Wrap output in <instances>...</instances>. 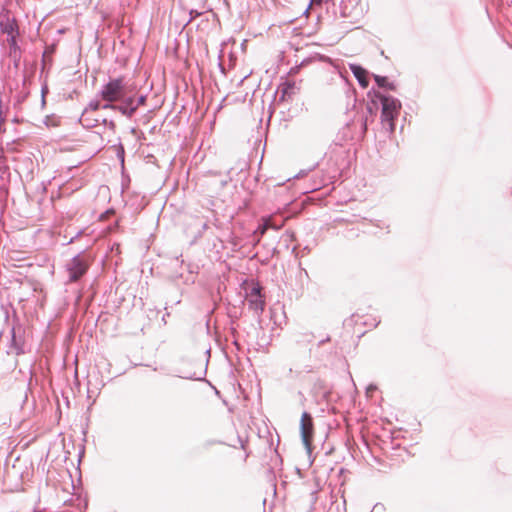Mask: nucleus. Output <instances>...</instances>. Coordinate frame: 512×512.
<instances>
[{
  "mask_svg": "<svg viewBox=\"0 0 512 512\" xmlns=\"http://www.w3.org/2000/svg\"><path fill=\"white\" fill-rule=\"evenodd\" d=\"M317 386H319V388H324L323 387V381L322 380H317V382L314 385V388H316Z\"/></svg>",
  "mask_w": 512,
  "mask_h": 512,
  "instance_id": "30",
  "label": "nucleus"
},
{
  "mask_svg": "<svg viewBox=\"0 0 512 512\" xmlns=\"http://www.w3.org/2000/svg\"><path fill=\"white\" fill-rule=\"evenodd\" d=\"M105 103L101 106V109H111L117 111V102L118 100H104Z\"/></svg>",
  "mask_w": 512,
  "mask_h": 512,
  "instance_id": "19",
  "label": "nucleus"
},
{
  "mask_svg": "<svg viewBox=\"0 0 512 512\" xmlns=\"http://www.w3.org/2000/svg\"><path fill=\"white\" fill-rule=\"evenodd\" d=\"M315 336L312 332H301L296 335L295 341L299 345L310 344L314 340Z\"/></svg>",
  "mask_w": 512,
  "mask_h": 512,
  "instance_id": "15",
  "label": "nucleus"
},
{
  "mask_svg": "<svg viewBox=\"0 0 512 512\" xmlns=\"http://www.w3.org/2000/svg\"><path fill=\"white\" fill-rule=\"evenodd\" d=\"M375 389H376V387H375V386H373V385H370V386L368 387V391H369V390H375Z\"/></svg>",
  "mask_w": 512,
  "mask_h": 512,
  "instance_id": "35",
  "label": "nucleus"
},
{
  "mask_svg": "<svg viewBox=\"0 0 512 512\" xmlns=\"http://www.w3.org/2000/svg\"><path fill=\"white\" fill-rule=\"evenodd\" d=\"M146 99V95H140L137 99L134 98L135 112L137 111L139 106L144 105L146 103Z\"/></svg>",
  "mask_w": 512,
  "mask_h": 512,
  "instance_id": "21",
  "label": "nucleus"
},
{
  "mask_svg": "<svg viewBox=\"0 0 512 512\" xmlns=\"http://www.w3.org/2000/svg\"><path fill=\"white\" fill-rule=\"evenodd\" d=\"M101 106H102V104L100 103L99 100H93L89 103L87 109L89 112H94V111L101 109Z\"/></svg>",
  "mask_w": 512,
  "mask_h": 512,
  "instance_id": "20",
  "label": "nucleus"
},
{
  "mask_svg": "<svg viewBox=\"0 0 512 512\" xmlns=\"http://www.w3.org/2000/svg\"><path fill=\"white\" fill-rule=\"evenodd\" d=\"M79 121L85 128H94L98 125L99 122L97 118H93L90 116V112L88 111V109L84 110Z\"/></svg>",
  "mask_w": 512,
  "mask_h": 512,
  "instance_id": "13",
  "label": "nucleus"
},
{
  "mask_svg": "<svg viewBox=\"0 0 512 512\" xmlns=\"http://www.w3.org/2000/svg\"><path fill=\"white\" fill-rule=\"evenodd\" d=\"M271 225V218H265L263 220V223L260 224L257 229L254 231L255 237H257V242L260 241L261 237L266 233V231L269 229V226Z\"/></svg>",
  "mask_w": 512,
  "mask_h": 512,
  "instance_id": "16",
  "label": "nucleus"
},
{
  "mask_svg": "<svg viewBox=\"0 0 512 512\" xmlns=\"http://www.w3.org/2000/svg\"><path fill=\"white\" fill-rule=\"evenodd\" d=\"M330 340H331V339H330V337H329V336H327V337H326V338H324V339H321V340L317 343V345H316V349H319V348H320L322 345H324L325 343L330 342Z\"/></svg>",
  "mask_w": 512,
  "mask_h": 512,
  "instance_id": "27",
  "label": "nucleus"
},
{
  "mask_svg": "<svg viewBox=\"0 0 512 512\" xmlns=\"http://www.w3.org/2000/svg\"><path fill=\"white\" fill-rule=\"evenodd\" d=\"M231 333L234 336L236 334V329L235 328H231Z\"/></svg>",
  "mask_w": 512,
  "mask_h": 512,
  "instance_id": "36",
  "label": "nucleus"
},
{
  "mask_svg": "<svg viewBox=\"0 0 512 512\" xmlns=\"http://www.w3.org/2000/svg\"><path fill=\"white\" fill-rule=\"evenodd\" d=\"M378 509H384V505L381 503L375 504L373 507V510H378Z\"/></svg>",
  "mask_w": 512,
  "mask_h": 512,
  "instance_id": "29",
  "label": "nucleus"
},
{
  "mask_svg": "<svg viewBox=\"0 0 512 512\" xmlns=\"http://www.w3.org/2000/svg\"><path fill=\"white\" fill-rule=\"evenodd\" d=\"M48 92V88L46 85L42 86L41 94H42V104H45V94Z\"/></svg>",
  "mask_w": 512,
  "mask_h": 512,
  "instance_id": "28",
  "label": "nucleus"
},
{
  "mask_svg": "<svg viewBox=\"0 0 512 512\" xmlns=\"http://www.w3.org/2000/svg\"><path fill=\"white\" fill-rule=\"evenodd\" d=\"M125 85L121 77L110 79L99 92L102 100H120L125 96Z\"/></svg>",
  "mask_w": 512,
  "mask_h": 512,
  "instance_id": "3",
  "label": "nucleus"
},
{
  "mask_svg": "<svg viewBox=\"0 0 512 512\" xmlns=\"http://www.w3.org/2000/svg\"><path fill=\"white\" fill-rule=\"evenodd\" d=\"M373 225L376 226L377 228H380V229H387V233L390 232L389 231V224H387L384 221L376 220L375 222H373Z\"/></svg>",
  "mask_w": 512,
  "mask_h": 512,
  "instance_id": "22",
  "label": "nucleus"
},
{
  "mask_svg": "<svg viewBox=\"0 0 512 512\" xmlns=\"http://www.w3.org/2000/svg\"><path fill=\"white\" fill-rule=\"evenodd\" d=\"M249 309L253 310L257 316L264 311L265 308V297H254L247 299Z\"/></svg>",
  "mask_w": 512,
  "mask_h": 512,
  "instance_id": "11",
  "label": "nucleus"
},
{
  "mask_svg": "<svg viewBox=\"0 0 512 512\" xmlns=\"http://www.w3.org/2000/svg\"><path fill=\"white\" fill-rule=\"evenodd\" d=\"M102 123L106 126H108L109 129L115 130V123L112 120H107L106 118L102 119Z\"/></svg>",
  "mask_w": 512,
  "mask_h": 512,
  "instance_id": "25",
  "label": "nucleus"
},
{
  "mask_svg": "<svg viewBox=\"0 0 512 512\" xmlns=\"http://www.w3.org/2000/svg\"><path fill=\"white\" fill-rule=\"evenodd\" d=\"M119 101L121 103L117 104V111L127 118H131L135 114L134 96L125 94Z\"/></svg>",
  "mask_w": 512,
  "mask_h": 512,
  "instance_id": "6",
  "label": "nucleus"
},
{
  "mask_svg": "<svg viewBox=\"0 0 512 512\" xmlns=\"http://www.w3.org/2000/svg\"><path fill=\"white\" fill-rule=\"evenodd\" d=\"M189 14H190V19H189V22H190V21H192L193 19H195V18H197V17L201 16V15H202V12H200V11H198V10H194V9H192V10H190Z\"/></svg>",
  "mask_w": 512,
  "mask_h": 512,
  "instance_id": "26",
  "label": "nucleus"
},
{
  "mask_svg": "<svg viewBox=\"0 0 512 512\" xmlns=\"http://www.w3.org/2000/svg\"><path fill=\"white\" fill-rule=\"evenodd\" d=\"M18 36L19 35L7 36L8 37L7 42L9 45V56L12 58H16V54L20 53V46L18 45V42H17Z\"/></svg>",
  "mask_w": 512,
  "mask_h": 512,
  "instance_id": "14",
  "label": "nucleus"
},
{
  "mask_svg": "<svg viewBox=\"0 0 512 512\" xmlns=\"http://www.w3.org/2000/svg\"><path fill=\"white\" fill-rule=\"evenodd\" d=\"M284 221L281 220L279 223H277L275 220L271 218V225L269 226V229L279 230L283 227Z\"/></svg>",
  "mask_w": 512,
  "mask_h": 512,
  "instance_id": "23",
  "label": "nucleus"
},
{
  "mask_svg": "<svg viewBox=\"0 0 512 512\" xmlns=\"http://www.w3.org/2000/svg\"><path fill=\"white\" fill-rule=\"evenodd\" d=\"M14 59V64L15 66L17 67L18 66V62H19V59H20V53H17L16 54V58H13Z\"/></svg>",
  "mask_w": 512,
  "mask_h": 512,
  "instance_id": "31",
  "label": "nucleus"
},
{
  "mask_svg": "<svg viewBox=\"0 0 512 512\" xmlns=\"http://www.w3.org/2000/svg\"><path fill=\"white\" fill-rule=\"evenodd\" d=\"M69 272V282L79 281L88 271L89 262L85 255H75L66 265Z\"/></svg>",
  "mask_w": 512,
  "mask_h": 512,
  "instance_id": "2",
  "label": "nucleus"
},
{
  "mask_svg": "<svg viewBox=\"0 0 512 512\" xmlns=\"http://www.w3.org/2000/svg\"><path fill=\"white\" fill-rule=\"evenodd\" d=\"M378 102L379 100H377V98H375L374 96L371 98V104H368L367 106V110L371 115L376 114V111L378 109Z\"/></svg>",
  "mask_w": 512,
  "mask_h": 512,
  "instance_id": "18",
  "label": "nucleus"
},
{
  "mask_svg": "<svg viewBox=\"0 0 512 512\" xmlns=\"http://www.w3.org/2000/svg\"><path fill=\"white\" fill-rule=\"evenodd\" d=\"M183 378H186V379H193L192 376H184Z\"/></svg>",
  "mask_w": 512,
  "mask_h": 512,
  "instance_id": "40",
  "label": "nucleus"
},
{
  "mask_svg": "<svg viewBox=\"0 0 512 512\" xmlns=\"http://www.w3.org/2000/svg\"><path fill=\"white\" fill-rule=\"evenodd\" d=\"M309 352H310V354H313V353H314V349H313V348H310V349H309Z\"/></svg>",
  "mask_w": 512,
  "mask_h": 512,
  "instance_id": "39",
  "label": "nucleus"
},
{
  "mask_svg": "<svg viewBox=\"0 0 512 512\" xmlns=\"http://www.w3.org/2000/svg\"><path fill=\"white\" fill-rule=\"evenodd\" d=\"M233 343H234L237 347H239L237 340H234V341H233Z\"/></svg>",
  "mask_w": 512,
  "mask_h": 512,
  "instance_id": "41",
  "label": "nucleus"
},
{
  "mask_svg": "<svg viewBox=\"0 0 512 512\" xmlns=\"http://www.w3.org/2000/svg\"><path fill=\"white\" fill-rule=\"evenodd\" d=\"M379 323H380V320L376 321V322L373 324V326H374V327H377Z\"/></svg>",
  "mask_w": 512,
  "mask_h": 512,
  "instance_id": "37",
  "label": "nucleus"
},
{
  "mask_svg": "<svg viewBox=\"0 0 512 512\" xmlns=\"http://www.w3.org/2000/svg\"><path fill=\"white\" fill-rule=\"evenodd\" d=\"M321 61V62H326L328 60V57L325 56V55H321L319 53H315L307 58H304L299 65H295L294 67H292L289 71V75L290 76H293V75H296L300 69L302 67H305L307 65H309L310 63L314 62V61Z\"/></svg>",
  "mask_w": 512,
  "mask_h": 512,
  "instance_id": "9",
  "label": "nucleus"
},
{
  "mask_svg": "<svg viewBox=\"0 0 512 512\" xmlns=\"http://www.w3.org/2000/svg\"><path fill=\"white\" fill-rule=\"evenodd\" d=\"M0 30L7 36L19 35V26L15 17H11L10 11L2 9L0 11Z\"/></svg>",
  "mask_w": 512,
  "mask_h": 512,
  "instance_id": "5",
  "label": "nucleus"
},
{
  "mask_svg": "<svg viewBox=\"0 0 512 512\" xmlns=\"http://www.w3.org/2000/svg\"><path fill=\"white\" fill-rule=\"evenodd\" d=\"M363 129H364V131L367 129V120H365L363 123Z\"/></svg>",
  "mask_w": 512,
  "mask_h": 512,
  "instance_id": "34",
  "label": "nucleus"
},
{
  "mask_svg": "<svg viewBox=\"0 0 512 512\" xmlns=\"http://www.w3.org/2000/svg\"><path fill=\"white\" fill-rule=\"evenodd\" d=\"M372 95H374L381 104V124L383 129L390 134L393 133L396 129V121L402 108L400 100L391 95L376 91L375 89H371V91L368 92L369 97H372Z\"/></svg>",
  "mask_w": 512,
  "mask_h": 512,
  "instance_id": "1",
  "label": "nucleus"
},
{
  "mask_svg": "<svg viewBox=\"0 0 512 512\" xmlns=\"http://www.w3.org/2000/svg\"><path fill=\"white\" fill-rule=\"evenodd\" d=\"M25 339L21 335H17L16 328L11 329V339L9 348L16 354L21 355L25 353L24 349Z\"/></svg>",
  "mask_w": 512,
  "mask_h": 512,
  "instance_id": "7",
  "label": "nucleus"
},
{
  "mask_svg": "<svg viewBox=\"0 0 512 512\" xmlns=\"http://www.w3.org/2000/svg\"><path fill=\"white\" fill-rule=\"evenodd\" d=\"M314 431L313 417L309 412L304 411L300 419V435L302 442L308 452L312 448V436Z\"/></svg>",
  "mask_w": 512,
  "mask_h": 512,
  "instance_id": "4",
  "label": "nucleus"
},
{
  "mask_svg": "<svg viewBox=\"0 0 512 512\" xmlns=\"http://www.w3.org/2000/svg\"><path fill=\"white\" fill-rule=\"evenodd\" d=\"M350 70L357 79L359 85L363 88L368 87L369 77L368 71L359 64H350Z\"/></svg>",
  "mask_w": 512,
  "mask_h": 512,
  "instance_id": "8",
  "label": "nucleus"
},
{
  "mask_svg": "<svg viewBox=\"0 0 512 512\" xmlns=\"http://www.w3.org/2000/svg\"><path fill=\"white\" fill-rule=\"evenodd\" d=\"M307 172L308 171H306V170H301L295 177L296 178L302 177V176L306 175Z\"/></svg>",
  "mask_w": 512,
  "mask_h": 512,
  "instance_id": "32",
  "label": "nucleus"
},
{
  "mask_svg": "<svg viewBox=\"0 0 512 512\" xmlns=\"http://www.w3.org/2000/svg\"><path fill=\"white\" fill-rule=\"evenodd\" d=\"M327 0H311L312 3L314 4H321L323 2H326Z\"/></svg>",
  "mask_w": 512,
  "mask_h": 512,
  "instance_id": "33",
  "label": "nucleus"
},
{
  "mask_svg": "<svg viewBox=\"0 0 512 512\" xmlns=\"http://www.w3.org/2000/svg\"><path fill=\"white\" fill-rule=\"evenodd\" d=\"M248 298L264 297L262 294V286L259 282H254L251 287L246 291Z\"/></svg>",
  "mask_w": 512,
  "mask_h": 512,
  "instance_id": "17",
  "label": "nucleus"
},
{
  "mask_svg": "<svg viewBox=\"0 0 512 512\" xmlns=\"http://www.w3.org/2000/svg\"><path fill=\"white\" fill-rule=\"evenodd\" d=\"M373 78H374V81H375L376 85L379 88H383V89H386V90H389V91H395L396 90L395 83L390 82L387 76H382V75L374 74Z\"/></svg>",
  "mask_w": 512,
  "mask_h": 512,
  "instance_id": "12",
  "label": "nucleus"
},
{
  "mask_svg": "<svg viewBox=\"0 0 512 512\" xmlns=\"http://www.w3.org/2000/svg\"><path fill=\"white\" fill-rule=\"evenodd\" d=\"M295 90H299V88L296 85V82L286 80L284 83L281 84L280 100L291 98L292 95L295 94Z\"/></svg>",
  "mask_w": 512,
  "mask_h": 512,
  "instance_id": "10",
  "label": "nucleus"
},
{
  "mask_svg": "<svg viewBox=\"0 0 512 512\" xmlns=\"http://www.w3.org/2000/svg\"><path fill=\"white\" fill-rule=\"evenodd\" d=\"M327 394H328V392H327V391H324V392H323V397H324V398H326V397H327Z\"/></svg>",
  "mask_w": 512,
  "mask_h": 512,
  "instance_id": "38",
  "label": "nucleus"
},
{
  "mask_svg": "<svg viewBox=\"0 0 512 512\" xmlns=\"http://www.w3.org/2000/svg\"><path fill=\"white\" fill-rule=\"evenodd\" d=\"M165 319H166V316L164 315V316H163V318H162V321H163L164 323H166V320H165Z\"/></svg>",
  "mask_w": 512,
  "mask_h": 512,
  "instance_id": "42",
  "label": "nucleus"
},
{
  "mask_svg": "<svg viewBox=\"0 0 512 512\" xmlns=\"http://www.w3.org/2000/svg\"><path fill=\"white\" fill-rule=\"evenodd\" d=\"M124 154V147L122 146V144H119L117 149V157L121 160L122 163L124 162Z\"/></svg>",
  "mask_w": 512,
  "mask_h": 512,
  "instance_id": "24",
  "label": "nucleus"
}]
</instances>
